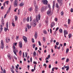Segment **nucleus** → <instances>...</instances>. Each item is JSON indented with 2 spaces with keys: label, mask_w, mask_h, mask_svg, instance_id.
<instances>
[{
  "label": "nucleus",
  "mask_w": 73,
  "mask_h": 73,
  "mask_svg": "<svg viewBox=\"0 0 73 73\" xmlns=\"http://www.w3.org/2000/svg\"><path fill=\"white\" fill-rule=\"evenodd\" d=\"M17 43H15V44H14V45H15V46H16V45H17Z\"/></svg>",
  "instance_id": "nucleus-60"
},
{
  "label": "nucleus",
  "mask_w": 73,
  "mask_h": 73,
  "mask_svg": "<svg viewBox=\"0 0 73 73\" xmlns=\"http://www.w3.org/2000/svg\"><path fill=\"white\" fill-rule=\"evenodd\" d=\"M4 48V44H1V48L2 49H3Z\"/></svg>",
  "instance_id": "nucleus-27"
},
{
  "label": "nucleus",
  "mask_w": 73,
  "mask_h": 73,
  "mask_svg": "<svg viewBox=\"0 0 73 73\" xmlns=\"http://www.w3.org/2000/svg\"><path fill=\"white\" fill-rule=\"evenodd\" d=\"M14 5V7H17V0L15 1Z\"/></svg>",
  "instance_id": "nucleus-12"
},
{
  "label": "nucleus",
  "mask_w": 73,
  "mask_h": 73,
  "mask_svg": "<svg viewBox=\"0 0 73 73\" xmlns=\"http://www.w3.org/2000/svg\"><path fill=\"white\" fill-rule=\"evenodd\" d=\"M70 19H68V24H70Z\"/></svg>",
  "instance_id": "nucleus-33"
},
{
  "label": "nucleus",
  "mask_w": 73,
  "mask_h": 73,
  "mask_svg": "<svg viewBox=\"0 0 73 73\" xmlns=\"http://www.w3.org/2000/svg\"><path fill=\"white\" fill-rule=\"evenodd\" d=\"M32 20V18L31 17H30V21H31Z\"/></svg>",
  "instance_id": "nucleus-54"
},
{
  "label": "nucleus",
  "mask_w": 73,
  "mask_h": 73,
  "mask_svg": "<svg viewBox=\"0 0 73 73\" xmlns=\"http://www.w3.org/2000/svg\"><path fill=\"white\" fill-rule=\"evenodd\" d=\"M35 12L36 13H37L38 12V6H35Z\"/></svg>",
  "instance_id": "nucleus-4"
},
{
  "label": "nucleus",
  "mask_w": 73,
  "mask_h": 73,
  "mask_svg": "<svg viewBox=\"0 0 73 73\" xmlns=\"http://www.w3.org/2000/svg\"><path fill=\"white\" fill-rule=\"evenodd\" d=\"M20 9H18V13H17V14L18 15H19L20 13V11H19Z\"/></svg>",
  "instance_id": "nucleus-38"
},
{
  "label": "nucleus",
  "mask_w": 73,
  "mask_h": 73,
  "mask_svg": "<svg viewBox=\"0 0 73 73\" xmlns=\"http://www.w3.org/2000/svg\"><path fill=\"white\" fill-rule=\"evenodd\" d=\"M7 57L8 58H9V59H10V60H11V56H10V54H9L8 55H7Z\"/></svg>",
  "instance_id": "nucleus-31"
},
{
  "label": "nucleus",
  "mask_w": 73,
  "mask_h": 73,
  "mask_svg": "<svg viewBox=\"0 0 73 73\" xmlns=\"http://www.w3.org/2000/svg\"><path fill=\"white\" fill-rule=\"evenodd\" d=\"M43 32L45 35H47V32L46 30H44L43 31Z\"/></svg>",
  "instance_id": "nucleus-23"
},
{
  "label": "nucleus",
  "mask_w": 73,
  "mask_h": 73,
  "mask_svg": "<svg viewBox=\"0 0 73 73\" xmlns=\"http://www.w3.org/2000/svg\"><path fill=\"white\" fill-rule=\"evenodd\" d=\"M33 63L34 64H37V62H36L35 61H34Z\"/></svg>",
  "instance_id": "nucleus-57"
},
{
  "label": "nucleus",
  "mask_w": 73,
  "mask_h": 73,
  "mask_svg": "<svg viewBox=\"0 0 73 73\" xmlns=\"http://www.w3.org/2000/svg\"><path fill=\"white\" fill-rule=\"evenodd\" d=\"M24 22H25L26 21V18H24L23 19Z\"/></svg>",
  "instance_id": "nucleus-40"
},
{
  "label": "nucleus",
  "mask_w": 73,
  "mask_h": 73,
  "mask_svg": "<svg viewBox=\"0 0 73 73\" xmlns=\"http://www.w3.org/2000/svg\"><path fill=\"white\" fill-rule=\"evenodd\" d=\"M56 7L57 8H58V3H56Z\"/></svg>",
  "instance_id": "nucleus-32"
},
{
  "label": "nucleus",
  "mask_w": 73,
  "mask_h": 73,
  "mask_svg": "<svg viewBox=\"0 0 73 73\" xmlns=\"http://www.w3.org/2000/svg\"><path fill=\"white\" fill-rule=\"evenodd\" d=\"M39 45L40 46H41V42H40V41H39L38 42Z\"/></svg>",
  "instance_id": "nucleus-45"
},
{
  "label": "nucleus",
  "mask_w": 73,
  "mask_h": 73,
  "mask_svg": "<svg viewBox=\"0 0 73 73\" xmlns=\"http://www.w3.org/2000/svg\"><path fill=\"white\" fill-rule=\"evenodd\" d=\"M16 49V47L15 46V45H14V44H13V50H14V51H15V49Z\"/></svg>",
  "instance_id": "nucleus-21"
},
{
  "label": "nucleus",
  "mask_w": 73,
  "mask_h": 73,
  "mask_svg": "<svg viewBox=\"0 0 73 73\" xmlns=\"http://www.w3.org/2000/svg\"><path fill=\"white\" fill-rule=\"evenodd\" d=\"M34 6H35H35H36V1H34Z\"/></svg>",
  "instance_id": "nucleus-47"
},
{
  "label": "nucleus",
  "mask_w": 73,
  "mask_h": 73,
  "mask_svg": "<svg viewBox=\"0 0 73 73\" xmlns=\"http://www.w3.org/2000/svg\"><path fill=\"white\" fill-rule=\"evenodd\" d=\"M54 25H55V23L54 22L52 23L50 25L51 28H52Z\"/></svg>",
  "instance_id": "nucleus-11"
},
{
  "label": "nucleus",
  "mask_w": 73,
  "mask_h": 73,
  "mask_svg": "<svg viewBox=\"0 0 73 73\" xmlns=\"http://www.w3.org/2000/svg\"><path fill=\"white\" fill-rule=\"evenodd\" d=\"M7 28H6V27H5V28H4V31H5V32H6V31H7Z\"/></svg>",
  "instance_id": "nucleus-51"
},
{
  "label": "nucleus",
  "mask_w": 73,
  "mask_h": 73,
  "mask_svg": "<svg viewBox=\"0 0 73 73\" xmlns=\"http://www.w3.org/2000/svg\"><path fill=\"white\" fill-rule=\"evenodd\" d=\"M58 29H59V28L58 27H57L56 29V30L55 31H58Z\"/></svg>",
  "instance_id": "nucleus-55"
},
{
  "label": "nucleus",
  "mask_w": 73,
  "mask_h": 73,
  "mask_svg": "<svg viewBox=\"0 0 73 73\" xmlns=\"http://www.w3.org/2000/svg\"><path fill=\"white\" fill-rule=\"evenodd\" d=\"M17 16H15V21H17Z\"/></svg>",
  "instance_id": "nucleus-35"
},
{
  "label": "nucleus",
  "mask_w": 73,
  "mask_h": 73,
  "mask_svg": "<svg viewBox=\"0 0 73 73\" xmlns=\"http://www.w3.org/2000/svg\"><path fill=\"white\" fill-rule=\"evenodd\" d=\"M57 1L59 4H60L61 5H62V4H63L62 0H57Z\"/></svg>",
  "instance_id": "nucleus-6"
},
{
  "label": "nucleus",
  "mask_w": 73,
  "mask_h": 73,
  "mask_svg": "<svg viewBox=\"0 0 73 73\" xmlns=\"http://www.w3.org/2000/svg\"><path fill=\"white\" fill-rule=\"evenodd\" d=\"M32 42H35V40H34V39H33V38H32Z\"/></svg>",
  "instance_id": "nucleus-46"
},
{
  "label": "nucleus",
  "mask_w": 73,
  "mask_h": 73,
  "mask_svg": "<svg viewBox=\"0 0 73 73\" xmlns=\"http://www.w3.org/2000/svg\"><path fill=\"white\" fill-rule=\"evenodd\" d=\"M54 20L55 21H57V20H58V19H57V18H56L54 19Z\"/></svg>",
  "instance_id": "nucleus-53"
},
{
  "label": "nucleus",
  "mask_w": 73,
  "mask_h": 73,
  "mask_svg": "<svg viewBox=\"0 0 73 73\" xmlns=\"http://www.w3.org/2000/svg\"><path fill=\"white\" fill-rule=\"evenodd\" d=\"M23 58H24V57H25V56L24 55V52H23Z\"/></svg>",
  "instance_id": "nucleus-59"
},
{
  "label": "nucleus",
  "mask_w": 73,
  "mask_h": 73,
  "mask_svg": "<svg viewBox=\"0 0 73 73\" xmlns=\"http://www.w3.org/2000/svg\"><path fill=\"white\" fill-rule=\"evenodd\" d=\"M37 36H38V35L37 34V32H35V34L34 35V37L35 38V39H37Z\"/></svg>",
  "instance_id": "nucleus-10"
},
{
  "label": "nucleus",
  "mask_w": 73,
  "mask_h": 73,
  "mask_svg": "<svg viewBox=\"0 0 73 73\" xmlns=\"http://www.w3.org/2000/svg\"><path fill=\"white\" fill-rule=\"evenodd\" d=\"M56 45H59V42H57L56 43Z\"/></svg>",
  "instance_id": "nucleus-52"
},
{
  "label": "nucleus",
  "mask_w": 73,
  "mask_h": 73,
  "mask_svg": "<svg viewBox=\"0 0 73 73\" xmlns=\"http://www.w3.org/2000/svg\"><path fill=\"white\" fill-rule=\"evenodd\" d=\"M33 55L34 56H36V51H34L33 53Z\"/></svg>",
  "instance_id": "nucleus-25"
},
{
  "label": "nucleus",
  "mask_w": 73,
  "mask_h": 73,
  "mask_svg": "<svg viewBox=\"0 0 73 73\" xmlns=\"http://www.w3.org/2000/svg\"><path fill=\"white\" fill-rule=\"evenodd\" d=\"M43 41H45V38L44 37H43Z\"/></svg>",
  "instance_id": "nucleus-43"
},
{
  "label": "nucleus",
  "mask_w": 73,
  "mask_h": 73,
  "mask_svg": "<svg viewBox=\"0 0 73 73\" xmlns=\"http://www.w3.org/2000/svg\"><path fill=\"white\" fill-rule=\"evenodd\" d=\"M24 4L23 3V2H21L19 4V6H20V7H23V6H24Z\"/></svg>",
  "instance_id": "nucleus-17"
},
{
  "label": "nucleus",
  "mask_w": 73,
  "mask_h": 73,
  "mask_svg": "<svg viewBox=\"0 0 73 73\" xmlns=\"http://www.w3.org/2000/svg\"><path fill=\"white\" fill-rule=\"evenodd\" d=\"M3 73H6L5 72V70L4 69L3 70Z\"/></svg>",
  "instance_id": "nucleus-64"
},
{
  "label": "nucleus",
  "mask_w": 73,
  "mask_h": 73,
  "mask_svg": "<svg viewBox=\"0 0 73 73\" xmlns=\"http://www.w3.org/2000/svg\"><path fill=\"white\" fill-rule=\"evenodd\" d=\"M32 57H31L30 58V61L31 62H32Z\"/></svg>",
  "instance_id": "nucleus-58"
},
{
  "label": "nucleus",
  "mask_w": 73,
  "mask_h": 73,
  "mask_svg": "<svg viewBox=\"0 0 73 73\" xmlns=\"http://www.w3.org/2000/svg\"><path fill=\"white\" fill-rule=\"evenodd\" d=\"M64 69L66 68V70L67 71H68V70H69V66H65V65H64Z\"/></svg>",
  "instance_id": "nucleus-13"
},
{
  "label": "nucleus",
  "mask_w": 73,
  "mask_h": 73,
  "mask_svg": "<svg viewBox=\"0 0 73 73\" xmlns=\"http://www.w3.org/2000/svg\"><path fill=\"white\" fill-rule=\"evenodd\" d=\"M1 22V23L4 22V19L3 18H2Z\"/></svg>",
  "instance_id": "nucleus-50"
},
{
  "label": "nucleus",
  "mask_w": 73,
  "mask_h": 73,
  "mask_svg": "<svg viewBox=\"0 0 73 73\" xmlns=\"http://www.w3.org/2000/svg\"><path fill=\"white\" fill-rule=\"evenodd\" d=\"M11 5L10 7H9L8 10L7 11L6 14H8V13L9 12L10 10H11Z\"/></svg>",
  "instance_id": "nucleus-16"
},
{
  "label": "nucleus",
  "mask_w": 73,
  "mask_h": 73,
  "mask_svg": "<svg viewBox=\"0 0 73 73\" xmlns=\"http://www.w3.org/2000/svg\"><path fill=\"white\" fill-rule=\"evenodd\" d=\"M64 35H68V31L65 30L64 31Z\"/></svg>",
  "instance_id": "nucleus-15"
},
{
  "label": "nucleus",
  "mask_w": 73,
  "mask_h": 73,
  "mask_svg": "<svg viewBox=\"0 0 73 73\" xmlns=\"http://www.w3.org/2000/svg\"><path fill=\"white\" fill-rule=\"evenodd\" d=\"M36 46V44H33V48H35Z\"/></svg>",
  "instance_id": "nucleus-34"
},
{
  "label": "nucleus",
  "mask_w": 73,
  "mask_h": 73,
  "mask_svg": "<svg viewBox=\"0 0 73 73\" xmlns=\"http://www.w3.org/2000/svg\"><path fill=\"white\" fill-rule=\"evenodd\" d=\"M0 29L1 30V31H3V26H2V25H0Z\"/></svg>",
  "instance_id": "nucleus-28"
},
{
  "label": "nucleus",
  "mask_w": 73,
  "mask_h": 73,
  "mask_svg": "<svg viewBox=\"0 0 73 73\" xmlns=\"http://www.w3.org/2000/svg\"><path fill=\"white\" fill-rule=\"evenodd\" d=\"M19 46L20 48H22L23 47V44L21 42H19Z\"/></svg>",
  "instance_id": "nucleus-7"
},
{
  "label": "nucleus",
  "mask_w": 73,
  "mask_h": 73,
  "mask_svg": "<svg viewBox=\"0 0 73 73\" xmlns=\"http://www.w3.org/2000/svg\"><path fill=\"white\" fill-rule=\"evenodd\" d=\"M27 22H29V17H27Z\"/></svg>",
  "instance_id": "nucleus-30"
},
{
  "label": "nucleus",
  "mask_w": 73,
  "mask_h": 73,
  "mask_svg": "<svg viewBox=\"0 0 73 73\" xmlns=\"http://www.w3.org/2000/svg\"><path fill=\"white\" fill-rule=\"evenodd\" d=\"M68 36H69V38H70L72 37V34H70L69 35H68Z\"/></svg>",
  "instance_id": "nucleus-24"
},
{
  "label": "nucleus",
  "mask_w": 73,
  "mask_h": 73,
  "mask_svg": "<svg viewBox=\"0 0 73 73\" xmlns=\"http://www.w3.org/2000/svg\"><path fill=\"white\" fill-rule=\"evenodd\" d=\"M48 8V7L46 6H44L42 7L41 9V11L42 12H44L45 11H46V9Z\"/></svg>",
  "instance_id": "nucleus-2"
},
{
  "label": "nucleus",
  "mask_w": 73,
  "mask_h": 73,
  "mask_svg": "<svg viewBox=\"0 0 73 73\" xmlns=\"http://www.w3.org/2000/svg\"><path fill=\"white\" fill-rule=\"evenodd\" d=\"M69 61V58H67L66 60V62H68Z\"/></svg>",
  "instance_id": "nucleus-36"
},
{
  "label": "nucleus",
  "mask_w": 73,
  "mask_h": 73,
  "mask_svg": "<svg viewBox=\"0 0 73 73\" xmlns=\"http://www.w3.org/2000/svg\"><path fill=\"white\" fill-rule=\"evenodd\" d=\"M11 72H12L13 73H15L14 72V71H13V69H12V68L11 69Z\"/></svg>",
  "instance_id": "nucleus-48"
},
{
  "label": "nucleus",
  "mask_w": 73,
  "mask_h": 73,
  "mask_svg": "<svg viewBox=\"0 0 73 73\" xmlns=\"http://www.w3.org/2000/svg\"><path fill=\"white\" fill-rule=\"evenodd\" d=\"M47 14L48 15H52V11H51V10H50V9H49L47 11Z\"/></svg>",
  "instance_id": "nucleus-3"
},
{
  "label": "nucleus",
  "mask_w": 73,
  "mask_h": 73,
  "mask_svg": "<svg viewBox=\"0 0 73 73\" xmlns=\"http://www.w3.org/2000/svg\"><path fill=\"white\" fill-rule=\"evenodd\" d=\"M1 45H4V42H3V40H1Z\"/></svg>",
  "instance_id": "nucleus-37"
},
{
  "label": "nucleus",
  "mask_w": 73,
  "mask_h": 73,
  "mask_svg": "<svg viewBox=\"0 0 73 73\" xmlns=\"http://www.w3.org/2000/svg\"><path fill=\"white\" fill-rule=\"evenodd\" d=\"M28 31V29L27 27H25V32H27Z\"/></svg>",
  "instance_id": "nucleus-44"
},
{
  "label": "nucleus",
  "mask_w": 73,
  "mask_h": 73,
  "mask_svg": "<svg viewBox=\"0 0 73 73\" xmlns=\"http://www.w3.org/2000/svg\"><path fill=\"white\" fill-rule=\"evenodd\" d=\"M29 11H30V12H31L32 11V7H31L29 9Z\"/></svg>",
  "instance_id": "nucleus-26"
},
{
  "label": "nucleus",
  "mask_w": 73,
  "mask_h": 73,
  "mask_svg": "<svg viewBox=\"0 0 73 73\" xmlns=\"http://www.w3.org/2000/svg\"><path fill=\"white\" fill-rule=\"evenodd\" d=\"M25 57H27V56L28 55V53L27 52H26L25 53Z\"/></svg>",
  "instance_id": "nucleus-42"
},
{
  "label": "nucleus",
  "mask_w": 73,
  "mask_h": 73,
  "mask_svg": "<svg viewBox=\"0 0 73 73\" xmlns=\"http://www.w3.org/2000/svg\"><path fill=\"white\" fill-rule=\"evenodd\" d=\"M11 41V39H10V38L8 37H7L6 38V42L7 43H8L9 41Z\"/></svg>",
  "instance_id": "nucleus-8"
},
{
  "label": "nucleus",
  "mask_w": 73,
  "mask_h": 73,
  "mask_svg": "<svg viewBox=\"0 0 73 73\" xmlns=\"http://www.w3.org/2000/svg\"><path fill=\"white\" fill-rule=\"evenodd\" d=\"M69 51V49L68 48H67L66 50V53H68V52Z\"/></svg>",
  "instance_id": "nucleus-29"
},
{
  "label": "nucleus",
  "mask_w": 73,
  "mask_h": 73,
  "mask_svg": "<svg viewBox=\"0 0 73 73\" xmlns=\"http://www.w3.org/2000/svg\"><path fill=\"white\" fill-rule=\"evenodd\" d=\"M38 18L39 20H40V19L41 17V16L40 15V14H38Z\"/></svg>",
  "instance_id": "nucleus-22"
},
{
  "label": "nucleus",
  "mask_w": 73,
  "mask_h": 73,
  "mask_svg": "<svg viewBox=\"0 0 73 73\" xmlns=\"http://www.w3.org/2000/svg\"><path fill=\"white\" fill-rule=\"evenodd\" d=\"M8 3H9V1H5V3L7 4V5L8 4Z\"/></svg>",
  "instance_id": "nucleus-49"
},
{
  "label": "nucleus",
  "mask_w": 73,
  "mask_h": 73,
  "mask_svg": "<svg viewBox=\"0 0 73 73\" xmlns=\"http://www.w3.org/2000/svg\"><path fill=\"white\" fill-rule=\"evenodd\" d=\"M1 24H2V25H4V22H1Z\"/></svg>",
  "instance_id": "nucleus-56"
},
{
  "label": "nucleus",
  "mask_w": 73,
  "mask_h": 73,
  "mask_svg": "<svg viewBox=\"0 0 73 73\" xmlns=\"http://www.w3.org/2000/svg\"><path fill=\"white\" fill-rule=\"evenodd\" d=\"M13 52L14 53V54L16 55L17 56V54H16V52L17 53V52H18V50L15 49L14 50H14H13Z\"/></svg>",
  "instance_id": "nucleus-14"
},
{
  "label": "nucleus",
  "mask_w": 73,
  "mask_h": 73,
  "mask_svg": "<svg viewBox=\"0 0 73 73\" xmlns=\"http://www.w3.org/2000/svg\"><path fill=\"white\" fill-rule=\"evenodd\" d=\"M42 1L43 4L45 5H47L48 4V1L46 0H43Z\"/></svg>",
  "instance_id": "nucleus-9"
},
{
  "label": "nucleus",
  "mask_w": 73,
  "mask_h": 73,
  "mask_svg": "<svg viewBox=\"0 0 73 73\" xmlns=\"http://www.w3.org/2000/svg\"><path fill=\"white\" fill-rule=\"evenodd\" d=\"M61 16H63L64 15V12H63V11H61Z\"/></svg>",
  "instance_id": "nucleus-39"
},
{
  "label": "nucleus",
  "mask_w": 73,
  "mask_h": 73,
  "mask_svg": "<svg viewBox=\"0 0 73 73\" xmlns=\"http://www.w3.org/2000/svg\"><path fill=\"white\" fill-rule=\"evenodd\" d=\"M6 28H7V30H8V31H9V29H8V22H7L6 24Z\"/></svg>",
  "instance_id": "nucleus-18"
},
{
  "label": "nucleus",
  "mask_w": 73,
  "mask_h": 73,
  "mask_svg": "<svg viewBox=\"0 0 73 73\" xmlns=\"http://www.w3.org/2000/svg\"><path fill=\"white\" fill-rule=\"evenodd\" d=\"M66 43H64V46H66Z\"/></svg>",
  "instance_id": "nucleus-62"
},
{
  "label": "nucleus",
  "mask_w": 73,
  "mask_h": 73,
  "mask_svg": "<svg viewBox=\"0 0 73 73\" xmlns=\"http://www.w3.org/2000/svg\"><path fill=\"white\" fill-rule=\"evenodd\" d=\"M23 39L24 40L25 42H27V38L25 36H23Z\"/></svg>",
  "instance_id": "nucleus-5"
},
{
  "label": "nucleus",
  "mask_w": 73,
  "mask_h": 73,
  "mask_svg": "<svg viewBox=\"0 0 73 73\" xmlns=\"http://www.w3.org/2000/svg\"><path fill=\"white\" fill-rule=\"evenodd\" d=\"M27 28L28 29H29L31 28V26H29V24H27Z\"/></svg>",
  "instance_id": "nucleus-19"
},
{
  "label": "nucleus",
  "mask_w": 73,
  "mask_h": 73,
  "mask_svg": "<svg viewBox=\"0 0 73 73\" xmlns=\"http://www.w3.org/2000/svg\"><path fill=\"white\" fill-rule=\"evenodd\" d=\"M19 54H20L21 55V50L20 51Z\"/></svg>",
  "instance_id": "nucleus-61"
},
{
  "label": "nucleus",
  "mask_w": 73,
  "mask_h": 73,
  "mask_svg": "<svg viewBox=\"0 0 73 73\" xmlns=\"http://www.w3.org/2000/svg\"><path fill=\"white\" fill-rule=\"evenodd\" d=\"M59 32H60V33H62V32H63V31L62 30V29H59Z\"/></svg>",
  "instance_id": "nucleus-20"
},
{
  "label": "nucleus",
  "mask_w": 73,
  "mask_h": 73,
  "mask_svg": "<svg viewBox=\"0 0 73 73\" xmlns=\"http://www.w3.org/2000/svg\"><path fill=\"white\" fill-rule=\"evenodd\" d=\"M38 17H36V19H34L33 20V26L34 27L36 26V25L37 23L36 22H38Z\"/></svg>",
  "instance_id": "nucleus-1"
},
{
  "label": "nucleus",
  "mask_w": 73,
  "mask_h": 73,
  "mask_svg": "<svg viewBox=\"0 0 73 73\" xmlns=\"http://www.w3.org/2000/svg\"><path fill=\"white\" fill-rule=\"evenodd\" d=\"M12 25L14 27L15 26V23H13V22H12Z\"/></svg>",
  "instance_id": "nucleus-41"
},
{
  "label": "nucleus",
  "mask_w": 73,
  "mask_h": 73,
  "mask_svg": "<svg viewBox=\"0 0 73 73\" xmlns=\"http://www.w3.org/2000/svg\"><path fill=\"white\" fill-rule=\"evenodd\" d=\"M54 5H55V4H53V5L52 6V8L53 9H54Z\"/></svg>",
  "instance_id": "nucleus-63"
}]
</instances>
